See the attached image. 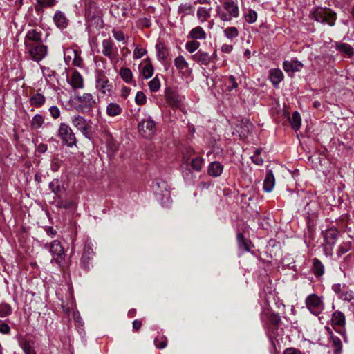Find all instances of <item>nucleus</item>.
I'll return each mask as SVG.
<instances>
[{
  "label": "nucleus",
  "instance_id": "nucleus-9",
  "mask_svg": "<svg viewBox=\"0 0 354 354\" xmlns=\"http://www.w3.org/2000/svg\"><path fill=\"white\" fill-rule=\"evenodd\" d=\"M44 248L48 249L53 256L51 262L55 261L59 266H62L65 261V254L61 243L55 240L49 244H45Z\"/></svg>",
  "mask_w": 354,
  "mask_h": 354
},
{
  "label": "nucleus",
  "instance_id": "nucleus-61",
  "mask_svg": "<svg viewBox=\"0 0 354 354\" xmlns=\"http://www.w3.org/2000/svg\"><path fill=\"white\" fill-rule=\"evenodd\" d=\"M147 53V50L145 48L136 47L133 51L134 59H140Z\"/></svg>",
  "mask_w": 354,
  "mask_h": 354
},
{
  "label": "nucleus",
  "instance_id": "nucleus-3",
  "mask_svg": "<svg viewBox=\"0 0 354 354\" xmlns=\"http://www.w3.org/2000/svg\"><path fill=\"white\" fill-rule=\"evenodd\" d=\"M340 232L335 227H330L322 232L324 243L323 250L326 256L333 255V248L339 236Z\"/></svg>",
  "mask_w": 354,
  "mask_h": 354
},
{
  "label": "nucleus",
  "instance_id": "nucleus-2",
  "mask_svg": "<svg viewBox=\"0 0 354 354\" xmlns=\"http://www.w3.org/2000/svg\"><path fill=\"white\" fill-rule=\"evenodd\" d=\"M310 15L315 21L321 24H328L330 26H333L337 19L336 12L326 8H315L311 11Z\"/></svg>",
  "mask_w": 354,
  "mask_h": 354
},
{
  "label": "nucleus",
  "instance_id": "nucleus-51",
  "mask_svg": "<svg viewBox=\"0 0 354 354\" xmlns=\"http://www.w3.org/2000/svg\"><path fill=\"white\" fill-rule=\"evenodd\" d=\"M261 152V149H257L254 151V154L251 156L252 162L257 165H262L263 164V160L260 156Z\"/></svg>",
  "mask_w": 354,
  "mask_h": 354
},
{
  "label": "nucleus",
  "instance_id": "nucleus-41",
  "mask_svg": "<svg viewBox=\"0 0 354 354\" xmlns=\"http://www.w3.org/2000/svg\"><path fill=\"white\" fill-rule=\"evenodd\" d=\"M332 342V348L334 354H341L342 351V344L341 339L335 335L330 337Z\"/></svg>",
  "mask_w": 354,
  "mask_h": 354
},
{
  "label": "nucleus",
  "instance_id": "nucleus-62",
  "mask_svg": "<svg viewBox=\"0 0 354 354\" xmlns=\"http://www.w3.org/2000/svg\"><path fill=\"white\" fill-rule=\"evenodd\" d=\"M49 112L54 119H57L60 116V110L57 106H51L49 108Z\"/></svg>",
  "mask_w": 354,
  "mask_h": 354
},
{
  "label": "nucleus",
  "instance_id": "nucleus-24",
  "mask_svg": "<svg viewBox=\"0 0 354 354\" xmlns=\"http://www.w3.org/2000/svg\"><path fill=\"white\" fill-rule=\"evenodd\" d=\"M223 171V166L218 161L212 162L208 167L207 173L212 177H218Z\"/></svg>",
  "mask_w": 354,
  "mask_h": 354
},
{
  "label": "nucleus",
  "instance_id": "nucleus-49",
  "mask_svg": "<svg viewBox=\"0 0 354 354\" xmlns=\"http://www.w3.org/2000/svg\"><path fill=\"white\" fill-rule=\"evenodd\" d=\"M149 88L151 92H156L160 89V82L158 76H156L148 84Z\"/></svg>",
  "mask_w": 354,
  "mask_h": 354
},
{
  "label": "nucleus",
  "instance_id": "nucleus-54",
  "mask_svg": "<svg viewBox=\"0 0 354 354\" xmlns=\"http://www.w3.org/2000/svg\"><path fill=\"white\" fill-rule=\"evenodd\" d=\"M154 344L158 348H164L167 344V339L165 336L157 337L154 339Z\"/></svg>",
  "mask_w": 354,
  "mask_h": 354
},
{
  "label": "nucleus",
  "instance_id": "nucleus-55",
  "mask_svg": "<svg viewBox=\"0 0 354 354\" xmlns=\"http://www.w3.org/2000/svg\"><path fill=\"white\" fill-rule=\"evenodd\" d=\"M237 242H238V244H239V247L241 248V249H243V250L245 251H249L250 249H249V247L243 237V235L241 233H239L237 234Z\"/></svg>",
  "mask_w": 354,
  "mask_h": 354
},
{
  "label": "nucleus",
  "instance_id": "nucleus-5",
  "mask_svg": "<svg viewBox=\"0 0 354 354\" xmlns=\"http://www.w3.org/2000/svg\"><path fill=\"white\" fill-rule=\"evenodd\" d=\"M75 100L77 103L76 109L81 113L91 111L97 104L95 97L93 94L88 93L75 95Z\"/></svg>",
  "mask_w": 354,
  "mask_h": 354
},
{
  "label": "nucleus",
  "instance_id": "nucleus-18",
  "mask_svg": "<svg viewBox=\"0 0 354 354\" xmlns=\"http://www.w3.org/2000/svg\"><path fill=\"white\" fill-rule=\"evenodd\" d=\"M174 64L176 69L183 75H189L192 73V69L189 67V64L183 55H178L174 60Z\"/></svg>",
  "mask_w": 354,
  "mask_h": 354
},
{
  "label": "nucleus",
  "instance_id": "nucleus-8",
  "mask_svg": "<svg viewBox=\"0 0 354 354\" xmlns=\"http://www.w3.org/2000/svg\"><path fill=\"white\" fill-rule=\"evenodd\" d=\"M305 304L307 309L314 315L318 316L325 308L324 297L317 294H310L305 299Z\"/></svg>",
  "mask_w": 354,
  "mask_h": 354
},
{
  "label": "nucleus",
  "instance_id": "nucleus-46",
  "mask_svg": "<svg viewBox=\"0 0 354 354\" xmlns=\"http://www.w3.org/2000/svg\"><path fill=\"white\" fill-rule=\"evenodd\" d=\"M224 35L228 39H233L239 36V30L236 27H227L223 30Z\"/></svg>",
  "mask_w": 354,
  "mask_h": 354
},
{
  "label": "nucleus",
  "instance_id": "nucleus-36",
  "mask_svg": "<svg viewBox=\"0 0 354 354\" xmlns=\"http://www.w3.org/2000/svg\"><path fill=\"white\" fill-rule=\"evenodd\" d=\"M204 164L205 160L201 156L194 158L189 162L191 168L196 172H200L202 171Z\"/></svg>",
  "mask_w": 354,
  "mask_h": 354
},
{
  "label": "nucleus",
  "instance_id": "nucleus-13",
  "mask_svg": "<svg viewBox=\"0 0 354 354\" xmlns=\"http://www.w3.org/2000/svg\"><path fill=\"white\" fill-rule=\"evenodd\" d=\"M331 289L340 300L348 302L354 300V292L346 284L335 283Z\"/></svg>",
  "mask_w": 354,
  "mask_h": 354
},
{
  "label": "nucleus",
  "instance_id": "nucleus-15",
  "mask_svg": "<svg viewBox=\"0 0 354 354\" xmlns=\"http://www.w3.org/2000/svg\"><path fill=\"white\" fill-rule=\"evenodd\" d=\"M91 122V120L87 121L80 115H74L71 118L73 126L77 128L87 138H90Z\"/></svg>",
  "mask_w": 354,
  "mask_h": 354
},
{
  "label": "nucleus",
  "instance_id": "nucleus-11",
  "mask_svg": "<svg viewBox=\"0 0 354 354\" xmlns=\"http://www.w3.org/2000/svg\"><path fill=\"white\" fill-rule=\"evenodd\" d=\"M25 49L30 58L37 62L41 61L48 53L47 46L42 43L32 44V46L28 44V46H25Z\"/></svg>",
  "mask_w": 354,
  "mask_h": 354
},
{
  "label": "nucleus",
  "instance_id": "nucleus-60",
  "mask_svg": "<svg viewBox=\"0 0 354 354\" xmlns=\"http://www.w3.org/2000/svg\"><path fill=\"white\" fill-rule=\"evenodd\" d=\"M82 62L83 61L80 56V53L76 50V55H73L72 64L75 66L81 67L82 66Z\"/></svg>",
  "mask_w": 354,
  "mask_h": 354
},
{
  "label": "nucleus",
  "instance_id": "nucleus-31",
  "mask_svg": "<svg viewBox=\"0 0 354 354\" xmlns=\"http://www.w3.org/2000/svg\"><path fill=\"white\" fill-rule=\"evenodd\" d=\"M167 102L172 107L178 108L181 104V98L180 96L174 93L169 92L166 94Z\"/></svg>",
  "mask_w": 354,
  "mask_h": 354
},
{
  "label": "nucleus",
  "instance_id": "nucleus-4",
  "mask_svg": "<svg viewBox=\"0 0 354 354\" xmlns=\"http://www.w3.org/2000/svg\"><path fill=\"white\" fill-rule=\"evenodd\" d=\"M330 324L332 328L340 334L345 342H348L346 330V316L344 313L339 310H335L330 317Z\"/></svg>",
  "mask_w": 354,
  "mask_h": 354
},
{
  "label": "nucleus",
  "instance_id": "nucleus-64",
  "mask_svg": "<svg viewBox=\"0 0 354 354\" xmlns=\"http://www.w3.org/2000/svg\"><path fill=\"white\" fill-rule=\"evenodd\" d=\"M283 354H303L299 349L288 348L283 351Z\"/></svg>",
  "mask_w": 354,
  "mask_h": 354
},
{
  "label": "nucleus",
  "instance_id": "nucleus-21",
  "mask_svg": "<svg viewBox=\"0 0 354 354\" xmlns=\"http://www.w3.org/2000/svg\"><path fill=\"white\" fill-rule=\"evenodd\" d=\"M283 68L287 73L298 72L303 68V64L297 60H286L283 62Z\"/></svg>",
  "mask_w": 354,
  "mask_h": 354
},
{
  "label": "nucleus",
  "instance_id": "nucleus-29",
  "mask_svg": "<svg viewBox=\"0 0 354 354\" xmlns=\"http://www.w3.org/2000/svg\"><path fill=\"white\" fill-rule=\"evenodd\" d=\"M122 112L121 106L115 102H110L106 105V113L109 117H116Z\"/></svg>",
  "mask_w": 354,
  "mask_h": 354
},
{
  "label": "nucleus",
  "instance_id": "nucleus-59",
  "mask_svg": "<svg viewBox=\"0 0 354 354\" xmlns=\"http://www.w3.org/2000/svg\"><path fill=\"white\" fill-rule=\"evenodd\" d=\"M73 205V203L70 201L60 200L57 201L56 207L57 208H64L68 209L71 207Z\"/></svg>",
  "mask_w": 354,
  "mask_h": 354
},
{
  "label": "nucleus",
  "instance_id": "nucleus-7",
  "mask_svg": "<svg viewBox=\"0 0 354 354\" xmlns=\"http://www.w3.org/2000/svg\"><path fill=\"white\" fill-rule=\"evenodd\" d=\"M85 17L88 21L93 22L96 26H102V10L94 0H89L86 5Z\"/></svg>",
  "mask_w": 354,
  "mask_h": 354
},
{
  "label": "nucleus",
  "instance_id": "nucleus-38",
  "mask_svg": "<svg viewBox=\"0 0 354 354\" xmlns=\"http://www.w3.org/2000/svg\"><path fill=\"white\" fill-rule=\"evenodd\" d=\"M156 56L158 60L164 61L168 56L167 48L163 44H157L156 45Z\"/></svg>",
  "mask_w": 354,
  "mask_h": 354
},
{
  "label": "nucleus",
  "instance_id": "nucleus-56",
  "mask_svg": "<svg viewBox=\"0 0 354 354\" xmlns=\"http://www.w3.org/2000/svg\"><path fill=\"white\" fill-rule=\"evenodd\" d=\"M76 55V50L73 48H67L64 50V60L68 64L73 58V55Z\"/></svg>",
  "mask_w": 354,
  "mask_h": 354
},
{
  "label": "nucleus",
  "instance_id": "nucleus-37",
  "mask_svg": "<svg viewBox=\"0 0 354 354\" xmlns=\"http://www.w3.org/2000/svg\"><path fill=\"white\" fill-rule=\"evenodd\" d=\"M56 26L59 28H64L67 26V19L64 14L60 11L57 12L53 17Z\"/></svg>",
  "mask_w": 354,
  "mask_h": 354
},
{
  "label": "nucleus",
  "instance_id": "nucleus-28",
  "mask_svg": "<svg viewBox=\"0 0 354 354\" xmlns=\"http://www.w3.org/2000/svg\"><path fill=\"white\" fill-rule=\"evenodd\" d=\"M48 187L50 191L56 196L57 198H59L61 197V194L64 191V188L63 184L59 179H53L51 182H50Z\"/></svg>",
  "mask_w": 354,
  "mask_h": 354
},
{
  "label": "nucleus",
  "instance_id": "nucleus-47",
  "mask_svg": "<svg viewBox=\"0 0 354 354\" xmlns=\"http://www.w3.org/2000/svg\"><path fill=\"white\" fill-rule=\"evenodd\" d=\"M44 117L40 114H36L31 121V127L33 129H39L44 124Z\"/></svg>",
  "mask_w": 354,
  "mask_h": 354
},
{
  "label": "nucleus",
  "instance_id": "nucleus-35",
  "mask_svg": "<svg viewBox=\"0 0 354 354\" xmlns=\"http://www.w3.org/2000/svg\"><path fill=\"white\" fill-rule=\"evenodd\" d=\"M46 102V97L41 93H35L32 95L30 98V104L31 106L35 107H41Z\"/></svg>",
  "mask_w": 354,
  "mask_h": 354
},
{
  "label": "nucleus",
  "instance_id": "nucleus-48",
  "mask_svg": "<svg viewBox=\"0 0 354 354\" xmlns=\"http://www.w3.org/2000/svg\"><path fill=\"white\" fill-rule=\"evenodd\" d=\"M225 85L226 89L230 92L238 88V83L236 81V78L233 75L229 76L226 80Z\"/></svg>",
  "mask_w": 354,
  "mask_h": 354
},
{
  "label": "nucleus",
  "instance_id": "nucleus-12",
  "mask_svg": "<svg viewBox=\"0 0 354 354\" xmlns=\"http://www.w3.org/2000/svg\"><path fill=\"white\" fill-rule=\"evenodd\" d=\"M156 130L155 122L150 117L143 119L138 124L139 133L144 138H152L156 133Z\"/></svg>",
  "mask_w": 354,
  "mask_h": 354
},
{
  "label": "nucleus",
  "instance_id": "nucleus-1",
  "mask_svg": "<svg viewBox=\"0 0 354 354\" xmlns=\"http://www.w3.org/2000/svg\"><path fill=\"white\" fill-rule=\"evenodd\" d=\"M217 17L223 22H230L238 18L240 10L238 3L234 0H222L221 5L216 8Z\"/></svg>",
  "mask_w": 354,
  "mask_h": 354
},
{
  "label": "nucleus",
  "instance_id": "nucleus-26",
  "mask_svg": "<svg viewBox=\"0 0 354 354\" xmlns=\"http://www.w3.org/2000/svg\"><path fill=\"white\" fill-rule=\"evenodd\" d=\"M335 46L336 50L344 54L347 57H351L354 55V48L348 44L336 42Z\"/></svg>",
  "mask_w": 354,
  "mask_h": 354
},
{
  "label": "nucleus",
  "instance_id": "nucleus-58",
  "mask_svg": "<svg viewBox=\"0 0 354 354\" xmlns=\"http://www.w3.org/2000/svg\"><path fill=\"white\" fill-rule=\"evenodd\" d=\"M112 34L114 39L118 41H123L126 38L124 34L121 30L113 29L112 30Z\"/></svg>",
  "mask_w": 354,
  "mask_h": 354
},
{
  "label": "nucleus",
  "instance_id": "nucleus-34",
  "mask_svg": "<svg viewBox=\"0 0 354 354\" xmlns=\"http://www.w3.org/2000/svg\"><path fill=\"white\" fill-rule=\"evenodd\" d=\"M194 12V7L189 3H180L177 10V13L181 15V18L192 15Z\"/></svg>",
  "mask_w": 354,
  "mask_h": 354
},
{
  "label": "nucleus",
  "instance_id": "nucleus-53",
  "mask_svg": "<svg viewBox=\"0 0 354 354\" xmlns=\"http://www.w3.org/2000/svg\"><path fill=\"white\" fill-rule=\"evenodd\" d=\"M257 19V13L255 10L250 9L248 12L245 15V20L248 24H253Z\"/></svg>",
  "mask_w": 354,
  "mask_h": 354
},
{
  "label": "nucleus",
  "instance_id": "nucleus-25",
  "mask_svg": "<svg viewBox=\"0 0 354 354\" xmlns=\"http://www.w3.org/2000/svg\"><path fill=\"white\" fill-rule=\"evenodd\" d=\"M212 7H199L196 11V17L201 24L207 21L210 17L212 14Z\"/></svg>",
  "mask_w": 354,
  "mask_h": 354
},
{
  "label": "nucleus",
  "instance_id": "nucleus-6",
  "mask_svg": "<svg viewBox=\"0 0 354 354\" xmlns=\"http://www.w3.org/2000/svg\"><path fill=\"white\" fill-rule=\"evenodd\" d=\"M95 88L102 95L111 96L113 94V85L103 71H97L95 75Z\"/></svg>",
  "mask_w": 354,
  "mask_h": 354
},
{
  "label": "nucleus",
  "instance_id": "nucleus-43",
  "mask_svg": "<svg viewBox=\"0 0 354 354\" xmlns=\"http://www.w3.org/2000/svg\"><path fill=\"white\" fill-rule=\"evenodd\" d=\"M120 75L126 83L129 84L132 82L133 74L129 68H121L120 71Z\"/></svg>",
  "mask_w": 354,
  "mask_h": 354
},
{
  "label": "nucleus",
  "instance_id": "nucleus-22",
  "mask_svg": "<svg viewBox=\"0 0 354 354\" xmlns=\"http://www.w3.org/2000/svg\"><path fill=\"white\" fill-rule=\"evenodd\" d=\"M187 38L194 40H203L206 38V33L201 26H198L189 32Z\"/></svg>",
  "mask_w": 354,
  "mask_h": 354
},
{
  "label": "nucleus",
  "instance_id": "nucleus-32",
  "mask_svg": "<svg viewBox=\"0 0 354 354\" xmlns=\"http://www.w3.org/2000/svg\"><path fill=\"white\" fill-rule=\"evenodd\" d=\"M312 271L315 277H321L324 274V266L317 258L313 259Z\"/></svg>",
  "mask_w": 354,
  "mask_h": 354
},
{
  "label": "nucleus",
  "instance_id": "nucleus-17",
  "mask_svg": "<svg viewBox=\"0 0 354 354\" xmlns=\"http://www.w3.org/2000/svg\"><path fill=\"white\" fill-rule=\"evenodd\" d=\"M93 245L91 243L86 242L81 257V266L84 269L87 270L89 268V261L93 258Z\"/></svg>",
  "mask_w": 354,
  "mask_h": 354
},
{
  "label": "nucleus",
  "instance_id": "nucleus-10",
  "mask_svg": "<svg viewBox=\"0 0 354 354\" xmlns=\"http://www.w3.org/2000/svg\"><path fill=\"white\" fill-rule=\"evenodd\" d=\"M57 136L68 147H72L76 145L77 140L75 133L70 126L64 122H62L59 124Z\"/></svg>",
  "mask_w": 354,
  "mask_h": 354
},
{
  "label": "nucleus",
  "instance_id": "nucleus-39",
  "mask_svg": "<svg viewBox=\"0 0 354 354\" xmlns=\"http://www.w3.org/2000/svg\"><path fill=\"white\" fill-rule=\"evenodd\" d=\"M289 121L292 128L295 131H298L300 129L301 124V118L300 114L297 111H295L292 116L289 118Z\"/></svg>",
  "mask_w": 354,
  "mask_h": 354
},
{
  "label": "nucleus",
  "instance_id": "nucleus-57",
  "mask_svg": "<svg viewBox=\"0 0 354 354\" xmlns=\"http://www.w3.org/2000/svg\"><path fill=\"white\" fill-rule=\"evenodd\" d=\"M135 102L138 105H143L147 102V97L143 92H137L135 97Z\"/></svg>",
  "mask_w": 354,
  "mask_h": 354
},
{
  "label": "nucleus",
  "instance_id": "nucleus-33",
  "mask_svg": "<svg viewBox=\"0 0 354 354\" xmlns=\"http://www.w3.org/2000/svg\"><path fill=\"white\" fill-rule=\"evenodd\" d=\"M156 185L157 187L156 192L158 194H162V196L166 197V198L168 199L169 198L170 192L168 189V185L167 183L162 180H157V182L156 183Z\"/></svg>",
  "mask_w": 354,
  "mask_h": 354
},
{
  "label": "nucleus",
  "instance_id": "nucleus-27",
  "mask_svg": "<svg viewBox=\"0 0 354 354\" xmlns=\"http://www.w3.org/2000/svg\"><path fill=\"white\" fill-rule=\"evenodd\" d=\"M275 185V179L272 170H267L266 176L263 181V190L266 192H271Z\"/></svg>",
  "mask_w": 354,
  "mask_h": 354
},
{
  "label": "nucleus",
  "instance_id": "nucleus-45",
  "mask_svg": "<svg viewBox=\"0 0 354 354\" xmlns=\"http://www.w3.org/2000/svg\"><path fill=\"white\" fill-rule=\"evenodd\" d=\"M12 312V308L9 304L2 302L0 304V317L3 318L10 315Z\"/></svg>",
  "mask_w": 354,
  "mask_h": 354
},
{
  "label": "nucleus",
  "instance_id": "nucleus-23",
  "mask_svg": "<svg viewBox=\"0 0 354 354\" xmlns=\"http://www.w3.org/2000/svg\"><path fill=\"white\" fill-rule=\"evenodd\" d=\"M70 84L74 89H80L84 87V79L80 72L74 71L70 79Z\"/></svg>",
  "mask_w": 354,
  "mask_h": 354
},
{
  "label": "nucleus",
  "instance_id": "nucleus-16",
  "mask_svg": "<svg viewBox=\"0 0 354 354\" xmlns=\"http://www.w3.org/2000/svg\"><path fill=\"white\" fill-rule=\"evenodd\" d=\"M42 43V32L35 29L28 30L24 38V46H28V44L32 46L35 44Z\"/></svg>",
  "mask_w": 354,
  "mask_h": 354
},
{
  "label": "nucleus",
  "instance_id": "nucleus-20",
  "mask_svg": "<svg viewBox=\"0 0 354 354\" xmlns=\"http://www.w3.org/2000/svg\"><path fill=\"white\" fill-rule=\"evenodd\" d=\"M139 68L141 75L145 79H149L153 75L154 68L149 58L144 59Z\"/></svg>",
  "mask_w": 354,
  "mask_h": 354
},
{
  "label": "nucleus",
  "instance_id": "nucleus-52",
  "mask_svg": "<svg viewBox=\"0 0 354 354\" xmlns=\"http://www.w3.org/2000/svg\"><path fill=\"white\" fill-rule=\"evenodd\" d=\"M200 46V43L196 40L192 39L190 41H188L185 44V49L190 53L196 51Z\"/></svg>",
  "mask_w": 354,
  "mask_h": 354
},
{
  "label": "nucleus",
  "instance_id": "nucleus-19",
  "mask_svg": "<svg viewBox=\"0 0 354 354\" xmlns=\"http://www.w3.org/2000/svg\"><path fill=\"white\" fill-rule=\"evenodd\" d=\"M191 58L200 65L208 66L212 62V56L208 53L201 50L192 55Z\"/></svg>",
  "mask_w": 354,
  "mask_h": 354
},
{
  "label": "nucleus",
  "instance_id": "nucleus-30",
  "mask_svg": "<svg viewBox=\"0 0 354 354\" xmlns=\"http://www.w3.org/2000/svg\"><path fill=\"white\" fill-rule=\"evenodd\" d=\"M269 79L274 85L277 86L283 79V74L279 68L271 69L269 73Z\"/></svg>",
  "mask_w": 354,
  "mask_h": 354
},
{
  "label": "nucleus",
  "instance_id": "nucleus-50",
  "mask_svg": "<svg viewBox=\"0 0 354 354\" xmlns=\"http://www.w3.org/2000/svg\"><path fill=\"white\" fill-rule=\"evenodd\" d=\"M37 5L36 6L35 8L37 10H39L43 7L53 6L56 3L57 0H37Z\"/></svg>",
  "mask_w": 354,
  "mask_h": 354
},
{
  "label": "nucleus",
  "instance_id": "nucleus-63",
  "mask_svg": "<svg viewBox=\"0 0 354 354\" xmlns=\"http://www.w3.org/2000/svg\"><path fill=\"white\" fill-rule=\"evenodd\" d=\"M10 331V328L8 324L6 323L0 324V333L3 334H8Z\"/></svg>",
  "mask_w": 354,
  "mask_h": 354
},
{
  "label": "nucleus",
  "instance_id": "nucleus-42",
  "mask_svg": "<svg viewBox=\"0 0 354 354\" xmlns=\"http://www.w3.org/2000/svg\"><path fill=\"white\" fill-rule=\"evenodd\" d=\"M268 322L267 328L270 330V325L273 326H279L281 324V319L279 314L271 313L268 315Z\"/></svg>",
  "mask_w": 354,
  "mask_h": 354
},
{
  "label": "nucleus",
  "instance_id": "nucleus-40",
  "mask_svg": "<svg viewBox=\"0 0 354 354\" xmlns=\"http://www.w3.org/2000/svg\"><path fill=\"white\" fill-rule=\"evenodd\" d=\"M20 346L25 354H37L33 342L24 340L20 343Z\"/></svg>",
  "mask_w": 354,
  "mask_h": 354
},
{
  "label": "nucleus",
  "instance_id": "nucleus-44",
  "mask_svg": "<svg viewBox=\"0 0 354 354\" xmlns=\"http://www.w3.org/2000/svg\"><path fill=\"white\" fill-rule=\"evenodd\" d=\"M352 248V243L351 241H344L339 246L337 250V255L339 257L342 256L347 252H348Z\"/></svg>",
  "mask_w": 354,
  "mask_h": 354
},
{
  "label": "nucleus",
  "instance_id": "nucleus-14",
  "mask_svg": "<svg viewBox=\"0 0 354 354\" xmlns=\"http://www.w3.org/2000/svg\"><path fill=\"white\" fill-rule=\"evenodd\" d=\"M117 48L111 39H105L102 42V53L108 57L111 62H118Z\"/></svg>",
  "mask_w": 354,
  "mask_h": 354
}]
</instances>
